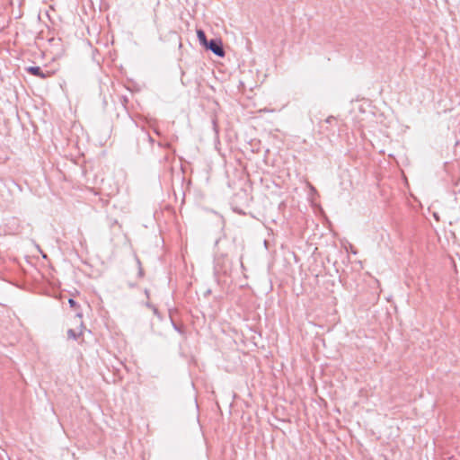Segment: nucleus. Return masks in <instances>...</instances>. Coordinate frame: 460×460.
Listing matches in <instances>:
<instances>
[{"label":"nucleus","instance_id":"nucleus-1","mask_svg":"<svg viewBox=\"0 0 460 460\" xmlns=\"http://www.w3.org/2000/svg\"><path fill=\"white\" fill-rule=\"evenodd\" d=\"M203 47L207 50H210L213 52L216 56L219 58H223L225 56V50L223 48V43L221 39L216 38L208 40L205 36V33L203 32Z\"/></svg>","mask_w":460,"mask_h":460},{"label":"nucleus","instance_id":"nucleus-2","mask_svg":"<svg viewBox=\"0 0 460 460\" xmlns=\"http://www.w3.org/2000/svg\"><path fill=\"white\" fill-rule=\"evenodd\" d=\"M27 71L36 76H40L41 78H46L51 75V73L44 74L39 66H30L27 68Z\"/></svg>","mask_w":460,"mask_h":460},{"label":"nucleus","instance_id":"nucleus-3","mask_svg":"<svg viewBox=\"0 0 460 460\" xmlns=\"http://www.w3.org/2000/svg\"><path fill=\"white\" fill-rule=\"evenodd\" d=\"M68 304H69V305H70V306H71V307H73V308H75V307H76V306H77L76 302H75L73 298H70V299L68 300Z\"/></svg>","mask_w":460,"mask_h":460},{"label":"nucleus","instance_id":"nucleus-4","mask_svg":"<svg viewBox=\"0 0 460 460\" xmlns=\"http://www.w3.org/2000/svg\"><path fill=\"white\" fill-rule=\"evenodd\" d=\"M67 335H68V337H69V338H73V339H75V338H76L75 333L72 330H69V331L67 332Z\"/></svg>","mask_w":460,"mask_h":460},{"label":"nucleus","instance_id":"nucleus-5","mask_svg":"<svg viewBox=\"0 0 460 460\" xmlns=\"http://www.w3.org/2000/svg\"><path fill=\"white\" fill-rule=\"evenodd\" d=\"M333 120H335V118L333 116H330L325 119V122L332 123Z\"/></svg>","mask_w":460,"mask_h":460},{"label":"nucleus","instance_id":"nucleus-6","mask_svg":"<svg viewBox=\"0 0 460 460\" xmlns=\"http://www.w3.org/2000/svg\"><path fill=\"white\" fill-rule=\"evenodd\" d=\"M212 124H213V128L214 129L216 130V128H217V119L215 118L212 119Z\"/></svg>","mask_w":460,"mask_h":460},{"label":"nucleus","instance_id":"nucleus-7","mask_svg":"<svg viewBox=\"0 0 460 460\" xmlns=\"http://www.w3.org/2000/svg\"><path fill=\"white\" fill-rule=\"evenodd\" d=\"M197 36L201 40V30H197Z\"/></svg>","mask_w":460,"mask_h":460}]
</instances>
